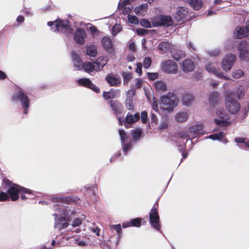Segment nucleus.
<instances>
[{"label":"nucleus","mask_w":249,"mask_h":249,"mask_svg":"<svg viewBox=\"0 0 249 249\" xmlns=\"http://www.w3.org/2000/svg\"><path fill=\"white\" fill-rule=\"evenodd\" d=\"M236 94L239 99H240L245 94V89L243 86H240L236 91Z\"/></svg>","instance_id":"nucleus-53"},{"label":"nucleus","mask_w":249,"mask_h":249,"mask_svg":"<svg viewBox=\"0 0 249 249\" xmlns=\"http://www.w3.org/2000/svg\"><path fill=\"white\" fill-rule=\"evenodd\" d=\"M77 83L80 86L88 88L91 83V81L89 78H82L77 80Z\"/></svg>","instance_id":"nucleus-39"},{"label":"nucleus","mask_w":249,"mask_h":249,"mask_svg":"<svg viewBox=\"0 0 249 249\" xmlns=\"http://www.w3.org/2000/svg\"><path fill=\"white\" fill-rule=\"evenodd\" d=\"M86 54L90 57H95L97 54V47L94 45H90L86 48Z\"/></svg>","instance_id":"nucleus-31"},{"label":"nucleus","mask_w":249,"mask_h":249,"mask_svg":"<svg viewBox=\"0 0 249 249\" xmlns=\"http://www.w3.org/2000/svg\"><path fill=\"white\" fill-rule=\"evenodd\" d=\"M101 44L108 54L111 56L115 55V47L109 36H104L101 39Z\"/></svg>","instance_id":"nucleus-14"},{"label":"nucleus","mask_w":249,"mask_h":249,"mask_svg":"<svg viewBox=\"0 0 249 249\" xmlns=\"http://www.w3.org/2000/svg\"><path fill=\"white\" fill-rule=\"evenodd\" d=\"M189 131L192 134L193 138L196 137L197 135H203L205 133L203 128V125L201 124L192 126L189 129Z\"/></svg>","instance_id":"nucleus-18"},{"label":"nucleus","mask_w":249,"mask_h":249,"mask_svg":"<svg viewBox=\"0 0 249 249\" xmlns=\"http://www.w3.org/2000/svg\"><path fill=\"white\" fill-rule=\"evenodd\" d=\"M119 134L120 137L121 143L128 142V138L124 130L120 129L119 130Z\"/></svg>","instance_id":"nucleus-43"},{"label":"nucleus","mask_w":249,"mask_h":249,"mask_svg":"<svg viewBox=\"0 0 249 249\" xmlns=\"http://www.w3.org/2000/svg\"><path fill=\"white\" fill-rule=\"evenodd\" d=\"M135 92L133 90H129L127 92V97L125 100V105L126 107L129 110H132L134 109L132 98Z\"/></svg>","instance_id":"nucleus-23"},{"label":"nucleus","mask_w":249,"mask_h":249,"mask_svg":"<svg viewBox=\"0 0 249 249\" xmlns=\"http://www.w3.org/2000/svg\"><path fill=\"white\" fill-rule=\"evenodd\" d=\"M224 136L225 133L221 131L218 133H216L210 135L209 136L207 137L206 138H209L213 140L221 141V139H222Z\"/></svg>","instance_id":"nucleus-37"},{"label":"nucleus","mask_w":249,"mask_h":249,"mask_svg":"<svg viewBox=\"0 0 249 249\" xmlns=\"http://www.w3.org/2000/svg\"><path fill=\"white\" fill-rule=\"evenodd\" d=\"M5 184L7 186L6 192L0 191V202L6 201L10 199L15 201L18 199V196L15 193L17 191V186L13 185V183L10 180H7L5 181Z\"/></svg>","instance_id":"nucleus-4"},{"label":"nucleus","mask_w":249,"mask_h":249,"mask_svg":"<svg viewBox=\"0 0 249 249\" xmlns=\"http://www.w3.org/2000/svg\"><path fill=\"white\" fill-rule=\"evenodd\" d=\"M140 24L142 26L145 28H148L151 27L150 22L145 18H143L140 20Z\"/></svg>","instance_id":"nucleus-51"},{"label":"nucleus","mask_w":249,"mask_h":249,"mask_svg":"<svg viewBox=\"0 0 249 249\" xmlns=\"http://www.w3.org/2000/svg\"><path fill=\"white\" fill-rule=\"evenodd\" d=\"M148 78L151 80H154L158 78V74L156 72H147Z\"/></svg>","instance_id":"nucleus-59"},{"label":"nucleus","mask_w":249,"mask_h":249,"mask_svg":"<svg viewBox=\"0 0 249 249\" xmlns=\"http://www.w3.org/2000/svg\"><path fill=\"white\" fill-rule=\"evenodd\" d=\"M110 229L114 230L116 231L117 234H118V240L122 236V227L120 224L116 225H111L110 226ZM118 241H117V242Z\"/></svg>","instance_id":"nucleus-41"},{"label":"nucleus","mask_w":249,"mask_h":249,"mask_svg":"<svg viewBox=\"0 0 249 249\" xmlns=\"http://www.w3.org/2000/svg\"><path fill=\"white\" fill-rule=\"evenodd\" d=\"M236 48L238 57L240 60L249 62V42L245 40L241 41Z\"/></svg>","instance_id":"nucleus-6"},{"label":"nucleus","mask_w":249,"mask_h":249,"mask_svg":"<svg viewBox=\"0 0 249 249\" xmlns=\"http://www.w3.org/2000/svg\"><path fill=\"white\" fill-rule=\"evenodd\" d=\"M188 117V114L185 112H178L176 114L175 118L178 122H184Z\"/></svg>","instance_id":"nucleus-35"},{"label":"nucleus","mask_w":249,"mask_h":249,"mask_svg":"<svg viewBox=\"0 0 249 249\" xmlns=\"http://www.w3.org/2000/svg\"><path fill=\"white\" fill-rule=\"evenodd\" d=\"M122 149L123 152L126 154L127 152L132 148V142L131 141L121 143Z\"/></svg>","instance_id":"nucleus-40"},{"label":"nucleus","mask_w":249,"mask_h":249,"mask_svg":"<svg viewBox=\"0 0 249 249\" xmlns=\"http://www.w3.org/2000/svg\"><path fill=\"white\" fill-rule=\"evenodd\" d=\"M73 67L75 68L76 70L80 71L82 70L83 64H82L81 59L77 61V62H73Z\"/></svg>","instance_id":"nucleus-55"},{"label":"nucleus","mask_w":249,"mask_h":249,"mask_svg":"<svg viewBox=\"0 0 249 249\" xmlns=\"http://www.w3.org/2000/svg\"><path fill=\"white\" fill-rule=\"evenodd\" d=\"M195 100V97L190 92H186L182 94L181 101L182 105L186 107H190Z\"/></svg>","instance_id":"nucleus-17"},{"label":"nucleus","mask_w":249,"mask_h":249,"mask_svg":"<svg viewBox=\"0 0 249 249\" xmlns=\"http://www.w3.org/2000/svg\"><path fill=\"white\" fill-rule=\"evenodd\" d=\"M219 50L216 49L209 52V55L212 56H216L219 55Z\"/></svg>","instance_id":"nucleus-61"},{"label":"nucleus","mask_w":249,"mask_h":249,"mask_svg":"<svg viewBox=\"0 0 249 249\" xmlns=\"http://www.w3.org/2000/svg\"><path fill=\"white\" fill-rule=\"evenodd\" d=\"M87 36L86 31L82 28H77L74 35V40L78 44L83 45L85 43V38Z\"/></svg>","instance_id":"nucleus-15"},{"label":"nucleus","mask_w":249,"mask_h":249,"mask_svg":"<svg viewBox=\"0 0 249 249\" xmlns=\"http://www.w3.org/2000/svg\"><path fill=\"white\" fill-rule=\"evenodd\" d=\"M82 223L81 220L79 218H74L72 222V226L73 227H76L79 226Z\"/></svg>","instance_id":"nucleus-57"},{"label":"nucleus","mask_w":249,"mask_h":249,"mask_svg":"<svg viewBox=\"0 0 249 249\" xmlns=\"http://www.w3.org/2000/svg\"><path fill=\"white\" fill-rule=\"evenodd\" d=\"M225 105L227 109L231 114L237 113L241 107L240 104L238 102L231 96L226 97Z\"/></svg>","instance_id":"nucleus-9"},{"label":"nucleus","mask_w":249,"mask_h":249,"mask_svg":"<svg viewBox=\"0 0 249 249\" xmlns=\"http://www.w3.org/2000/svg\"><path fill=\"white\" fill-rule=\"evenodd\" d=\"M161 69L162 71L169 74H176L178 72L177 63L171 60L162 62L161 64Z\"/></svg>","instance_id":"nucleus-11"},{"label":"nucleus","mask_w":249,"mask_h":249,"mask_svg":"<svg viewBox=\"0 0 249 249\" xmlns=\"http://www.w3.org/2000/svg\"><path fill=\"white\" fill-rule=\"evenodd\" d=\"M52 201L61 202L66 204H69L72 202H76L79 198L72 196H64L59 195H54L51 196Z\"/></svg>","instance_id":"nucleus-13"},{"label":"nucleus","mask_w":249,"mask_h":249,"mask_svg":"<svg viewBox=\"0 0 249 249\" xmlns=\"http://www.w3.org/2000/svg\"><path fill=\"white\" fill-rule=\"evenodd\" d=\"M142 218L140 217L135 218L130 220L131 226L133 227H140L142 225Z\"/></svg>","instance_id":"nucleus-44"},{"label":"nucleus","mask_w":249,"mask_h":249,"mask_svg":"<svg viewBox=\"0 0 249 249\" xmlns=\"http://www.w3.org/2000/svg\"><path fill=\"white\" fill-rule=\"evenodd\" d=\"M248 32L246 27L237 26L234 30L233 37L237 39H242L248 36Z\"/></svg>","instance_id":"nucleus-16"},{"label":"nucleus","mask_w":249,"mask_h":249,"mask_svg":"<svg viewBox=\"0 0 249 249\" xmlns=\"http://www.w3.org/2000/svg\"><path fill=\"white\" fill-rule=\"evenodd\" d=\"M217 116L220 119H226L224 111L221 109H217L216 111Z\"/></svg>","instance_id":"nucleus-60"},{"label":"nucleus","mask_w":249,"mask_h":249,"mask_svg":"<svg viewBox=\"0 0 249 249\" xmlns=\"http://www.w3.org/2000/svg\"><path fill=\"white\" fill-rule=\"evenodd\" d=\"M82 69L84 71L91 74V73L94 71H98L99 69L94 65V62L91 63L86 61L83 64Z\"/></svg>","instance_id":"nucleus-22"},{"label":"nucleus","mask_w":249,"mask_h":249,"mask_svg":"<svg viewBox=\"0 0 249 249\" xmlns=\"http://www.w3.org/2000/svg\"><path fill=\"white\" fill-rule=\"evenodd\" d=\"M219 100V93L216 91H212L209 95V103L211 106L214 107Z\"/></svg>","instance_id":"nucleus-24"},{"label":"nucleus","mask_w":249,"mask_h":249,"mask_svg":"<svg viewBox=\"0 0 249 249\" xmlns=\"http://www.w3.org/2000/svg\"><path fill=\"white\" fill-rule=\"evenodd\" d=\"M158 47L163 53H166L169 50L170 44L167 41H162L158 45Z\"/></svg>","instance_id":"nucleus-38"},{"label":"nucleus","mask_w":249,"mask_h":249,"mask_svg":"<svg viewBox=\"0 0 249 249\" xmlns=\"http://www.w3.org/2000/svg\"><path fill=\"white\" fill-rule=\"evenodd\" d=\"M148 4L146 3L140 4L134 8V12L137 15L139 16L146 11L148 9Z\"/></svg>","instance_id":"nucleus-29"},{"label":"nucleus","mask_w":249,"mask_h":249,"mask_svg":"<svg viewBox=\"0 0 249 249\" xmlns=\"http://www.w3.org/2000/svg\"><path fill=\"white\" fill-rule=\"evenodd\" d=\"M141 116L142 122L143 124H146L148 120L147 113L145 111H143L141 112Z\"/></svg>","instance_id":"nucleus-54"},{"label":"nucleus","mask_w":249,"mask_h":249,"mask_svg":"<svg viewBox=\"0 0 249 249\" xmlns=\"http://www.w3.org/2000/svg\"><path fill=\"white\" fill-rule=\"evenodd\" d=\"M110 106L115 114H120L122 112V104L117 100L110 101Z\"/></svg>","instance_id":"nucleus-25"},{"label":"nucleus","mask_w":249,"mask_h":249,"mask_svg":"<svg viewBox=\"0 0 249 249\" xmlns=\"http://www.w3.org/2000/svg\"><path fill=\"white\" fill-rule=\"evenodd\" d=\"M138 35H144L147 33V30L144 29L138 28L136 30Z\"/></svg>","instance_id":"nucleus-62"},{"label":"nucleus","mask_w":249,"mask_h":249,"mask_svg":"<svg viewBox=\"0 0 249 249\" xmlns=\"http://www.w3.org/2000/svg\"><path fill=\"white\" fill-rule=\"evenodd\" d=\"M71 60L72 62H77V61L81 60V58L79 55L75 51H72L71 52Z\"/></svg>","instance_id":"nucleus-52"},{"label":"nucleus","mask_w":249,"mask_h":249,"mask_svg":"<svg viewBox=\"0 0 249 249\" xmlns=\"http://www.w3.org/2000/svg\"><path fill=\"white\" fill-rule=\"evenodd\" d=\"M151 63L152 60L150 57H145L143 61V67L146 69L149 68L151 65Z\"/></svg>","instance_id":"nucleus-50"},{"label":"nucleus","mask_w":249,"mask_h":249,"mask_svg":"<svg viewBox=\"0 0 249 249\" xmlns=\"http://www.w3.org/2000/svg\"><path fill=\"white\" fill-rule=\"evenodd\" d=\"M179 99L174 93L168 92L166 95L162 96L160 100V109L165 113H170L178 106Z\"/></svg>","instance_id":"nucleus-2"},{"label":"nucleus","mask_w":249,"mask_h":249,"mask_svg":"<svg viewBox=\"0 0 249 249\" xmlns=\"http://www.w3.org/2000/svg\"><path fill=\"white\" fill-rule=\"evenodd\" d=\"M154 87L156 91H165L167 90L166 84L162 81L156 82Z\"/></svg>","instance_id":"nucleus-33"},{"label":"nucleus","mask_w":249,"mask_h":249,"mask_svg":"<svg viewBox=\"0 0 249 249\" xmlns=\"http://www.w3.org/2000/svg\"><path fill=\"white\" fill-rule=\"evenodd\" d=\"M171 53L173 58L177 61H178L185 56V52L180 50H174Z\"/></svg>","instance_id":"nucleus-30"},{"label":"nucleus","mask_w":249,"mask_h":249,"mask_svg":"<svg viewBox=\"0 0 249 249\" xmlns=\"http://www.w3.org/2000/svg\"><path fill=\"white\" fill-rule=\"evenodd\" d=\"M152 25L154 27L159 26L169 27L173 25V21L170 16L160 15L154 18Z\"/></svg>","instance_id":"nucleus-7"},{"label":"nucleus","mask_w":249,"mask_h":249,"mask_svg":"<svg viewBox=\"0 0 249 249\" xmlns=\"http://www.w3.org/2000/svg\"><path fill=\"white\" fill-rule=\"evenodd\" d=\"M205 69L207 71H208L209 73H212L214 74V73L216 72L217 70L215 68V67L213 66V64H212L211 63H207L205 65Z\"/></svg>","instance_id":"nucleus-45"},{"label":"nucleus","mask_w":249,"mask_h":249,"mask_svg":"<svg viewBox=\"0 0 249 249\" xmlns=\"http://www.w3.org/2000/svg\"><path fill=\"white\" fill-rule=\"evenodd\" d=\"M47 25L51 27V29L55 32H58L60 30L62 31L64 30L68 31V33H71L72 30L68 24L67 20L57 19L53 21H48Z\"/></svg>","instance_id":"nucleus-5"},{"label":"nucleus","mask_w":249,"mask_h":249,"mask_svg":"<svg viewBox=\"0 0 249 249\" xmlns=\"http://www.w3.org/2000/svg\"><path fill=\"white\" fill-rule=\"evenodd\" d=\"M128 20L129 22L131 24H138L139 22V20L135 16L128 15Z\"/></svg>","instance_id":"nucleus-48"},{"label":"nucleus","mask_w":249,"mask_h":249,"mask_svg":"<svg viewBox=\"0 0 249 249\" xmlns=\"http://www.w3.org/2000/svg\"><path fill=\"white\" fill-rule=\"evenodd\" d=\"M151 121L152 123L156 124L158 122V118L155 114L152 113L151 114Z\"/></svg>","instance_id":"nucleus-64"},{"label":"nucleus","mask_w":249,"mask_h":249,"mask_svg":"<svg viewBox=\"0 0 249 249\" xmlns=\"http://www.w3.org/2000/svg\"><path fill=\"white\" fill-rule=\"evenodd\" d=\"M54 208V210L57 212L53 214L54 216V228L59 231L67 228L69 225L70 217L73 211L64 205L56 204Z\"/></svg>","instance_id":"nucleus-1"},{"label":"nucleus","mask_w":249,"mask_h":249,"mask_svg":"<svg viewBox=\"0 0 249 249\" xmlns=\"http://www.w3.org/2000/svg\"><path fill=\"white\" fill-rule=\"evenodd\" d=\"M107 59L105 57H103L102 58L98 59L94 62V65L96 66L98 69H99V71H100L101 69H102L105 65L107 64Z\"/></svg>","instance_id":"nucleus-36"},{"label":"nucleus","mask_w":249,"mask_h":249,"mask_svg":"<svg viewBox=\"0 0 249 249\" xmlns=\"http://www.w3.org/2000/svg\"><path fill=\"white\" fill-rule=\"evenodd\" d=\"M214 122L217 125L220 126H228L230 124V123L228 122L226 119H214Z\"/></svg>","instance_id":"nucleus-42"},{"label":"nucleus","mask_w":249,"mask_h":249,"mask_svg":"<svg viewBox=\"0 0 249 249\" xmlns=\"http://www.w3.org/2000/svg\"><path fill=\"white\" fill-rule=\"evenodd\" d=\"M120 91L119 89H111L108 91H104L103 97L105 100L117 98L120 96Z\"/></svg>","instance_id":"nucleus-20"},{"label":"nucleus","mask_w":249,"mask_h":249,"mask_svg":"<svg viewBox=\"0 0 249 249\" xmlns=\"http://www.w3.org/2000/svg\"><path fill=\"white\" fill-rule=\"evenodd\" d=\"M86 191L85 192V195L88 198L91 199L92 196H95V187L93 185L86 186Z\"/></svg>","instance_id":"nucleus-34"},{"label":"nucleus","mask_w":249,"mask_h":249,"mask_svg":"<svg viewBox=\"0 0 249 249\" xmlns=\"http://www.w3.org/2000/svg\"><path fill=\"white\" fill-rule=\"evenodd\" d=\"M122 28L120 24H115L112 28V34L113 36H115L118 33H119Z\"/></svg>","instance_id":"nucleus-49"},{"label":"nucleus","mask_w":249,"mask_h":249,"mask_svg":"<svg viewBox=\"0 0 249 249\" xmlns=\"http://www.w3.org/2000/svg\"><path fill=\"white\" fill-rule=\"evenodd\" d=\"M13 185L17 186L19 187H17V191L15 193L19 197V194H21V199L22 200H26L27 199H31L34 198L35 196L34 191L32 190L22 187L17 184L13 183Z\"/></svg>","instance_id":"nucleus-12"},{"label":"nucleus","mask_w":249,"mask_h":249,"mask_svg":"<svg viewBox=\"0 0 249 249\" xmlns=\"http://www.w3.org/2000/svg\"><path fill=\"white\" fill-rule=\"evenodd\" d=\"M12 101L19 103L23 109V113L27 114L30 107V100L24 90L20 89L12 96Z\"/></svg>","instance_id":"nucleus-3"},{"label":"nucleus","mask_w":249,"mask_h":249,"mask_svg":"<svg viewBox=\"0 0 249 249\" xmlns=\"http://www.w3.org/2000/svg\"><path fill=\"white\" fill-rule=\"evenodd\" d=\"M187 13V9L185 7H178L174 16V18L178 22H179L186 17Z\"/></svg>","instance_id":"nucleus-21"},{"label":"nucleus","mask_w":249,"mask_h":249,"mask_svg":"<svg viewBox=\"0 0 249 249\" xmlns=\"http://www.w3.org/2000/svg\"><path fill=\"white\" fill-rule=\"evenodd\" d=\"M124 85L127 84L132 77V74L128 72H124L122 74Z\"/></svg>","instance_id":"nucleus-46"},{"label":"nucleus","mask_w":249,"mask_h":249,"mask_svg":"<svg viewBox=\"0 0 249 249\" xmlns=\"http://www.w3.org/2000/svg\"><path fill=\"white\" fill-rule=\"evenodd\" d=\"M236 60V56L234 54L229 53L226 55L221 63L222 70L227 72L230 71L234 65Z\"/></svg>","instance_id":"nucleus-10"},{"label":"nucleus","mask_w":249,"mask_h":249,"mask_svg":"<svg viewBox=\"0 0 249 249\" xmlns=\"http://www.w3.org/2000/svg\"><path fill=\"white\" fill-rule=\"evenodd\" d=\"M88 88L90 89L97 93H99L100 91V88L96 86L95 84H94L92 82Z\"/></svg>","instance_id":"nucleus-58"},{"label":"nucleus","mask_w":249,"mask_h":249,"mask_svg":"<svg viewBox=\"0 0 249 249\" xmlns=\"http://www.w3.org/2000/svg\"><path fill=\"white\" fill-rule=\"evenodd\" d=\"M142 133L143 131L141 128L132 130L131 131V134L132 140L135 142L140 141Z\"/></svg>","instance_id":"nucleus-26"},{"label":"nucleus","mask_w":249,"mask_h":249,"mask_svg":"<svg viewBox=\"0 0 249 249\" xmlns=\"http://www.w3.org/2000/svg\"><path fill=\"white\" fill-rule=\"evenodd\" d=\"M140 116L139 113H136L133 116L131 114L128 113L125 118V121L128 124H133L137 122L140 119Z\"/></svg>","instance_id":"nucleus-27"},{"label":"nucleus","mask_w":249,"mask_h":249,"mask_svg":"<svg viewBox=\"0 0 249 249\" xmlns=\"http://www.w3.org/2000/svg\"><path fill=\"white\" fill-rule=\"evenodd\" d=\"M149 223L151 227L157 231H160V216L158 213V210L157 207L153 206L149 213Z\"/></svg>","instance_id":"nucleus-8"},{"label":"nucleus","mask_w":249,"mask_h":249,"mask_svg":"<svg viewBox=\"0 0 249 249\" xmlns=\"http://www.w3.org/2000/svg\"><path fill=\"white\" fill-rule=\"evenodd\" d=\"M243 74L244 72L243 71L240 69H238L232 72V76L234 78L238 79L240 78Z\"/></svg>","instance_id":"nucleus-47"},{"label":"nucleus","mask_w":249,"mask_h":249,"mask_svg":"<svg viewBox=\"0 0 249 249\" xmlns=\"http://www.w3.org/2000/svg\"><path fill=\"white\" fill-rule=\"evenodd\" d=\"M195 68L194 62L189 59H186L183 60L182 64V70L185 72L192 71Z\"/></svg>","instance_id":"nucleus-19"},{"label":"nucleus","mask_w":249,"mask_h":249,"mask_svg":"<svg viewBox=\"0 0 249 249\" xmlns=\"http://www.w3.org/2000/svg\"><path fill=\"white\" fill-rule=\"evenodd\" d=\"M137 68L135 70L136 72H137L139 76H141L142 74V64L141 62H138L136 64Z\"/></svg>","instance_id":"nucleus-56"},{"label":"nucleus","mask_w":249,"mask_h":249,"mask_svg":"<svg viewBox=\"0 0 249 249\" xmlns=\"http://www.w3.org/2000/svg\"><path fill=\"white\" fill-rule=\"evenodd\" d=\"M234 141L239 144H244L245 145V140L244 138L237 137L234 139Z\"/></svg>","instance_id":"nucleus-63"},{"label":"nucleus","mask_w":249,"mask_h":249,"mask_svg":"<svg viewBox=\"0 0 249 249\" xmlns=\"http://www.w3.org/2000/svg\"><path fill=\"white\" fill-rule=\"evenodd\" d=\"M106 81L111 86H115L119 84L120 81L119 79L109 74H108L105 78Z\"/></svg>","instance_id":"nucleus-32"},{"label":"nucleus","mask_w":249,"mask_h":249,"mask_svg":"<svg viewBox=\"0 0 249 249\" xmlns=\"http://www.w3.org/2000/svg\"><path fill=\"white\" fill-rule=\"evenodd\" d=\"M187 2L195 10L200 9L203 3L202 0H187Z\"/></svg>","instance_id":"nucleus-28"}]
</instances>
